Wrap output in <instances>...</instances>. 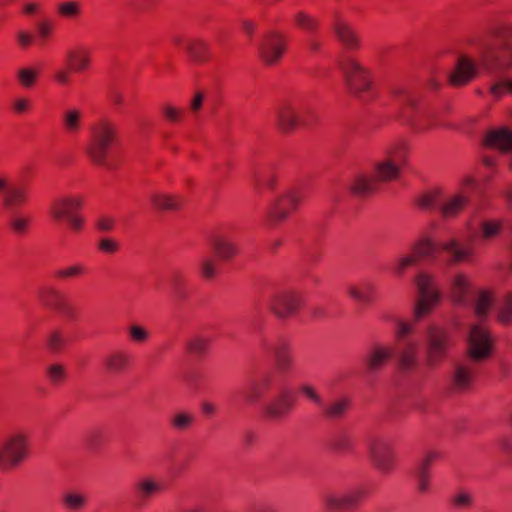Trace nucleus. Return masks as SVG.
I'll list each match as a JSON object with an SVG mask.
<instances>
[{
    "instance_id": "nucleus-53",
    "label": "nucleus",
    "mask_w": 512,
    "mask_h": 512,
    "mask_svg": "<svg viewBox=\"0 0 512 512\" xmlns=\"http://www.w3.org/2000/svg\"><path fill=\"white\" fill-rule=\"evenodd\" d=\"M46 375L53 385H59L66 378V370L61 364H51L46 368Z\"/></svg>"
},
{
    "instance_id": "nucleus-22",
    "label": "nucleus",
    "mask_w": 512,
    "mask_h": 512,
    "mask_svg": "<svg viewBox=\"0 0 512 512\" xmlns=\"http://www.w3.org/2000/svg\"><path fill=\"white\" fill-rule=\"evenodd\" d=\"M363 497V490L354 489L341 495L326 492L322 496V501L328 510L348 509L357 506Z\"/></svg>"
},
{
    "instance_id": "nucleus-61",
    "label": "nucleus",
    "mask_w": 512,
    "mask_h": 512,
    "mask_svg": "<svg viewBox=\"0 0 512 512\" xmlns=\"http://www.w3.org/2000/svg\"><path fill=\"white\" fill-rule=\"evenodd\" d=\"M84 271H85L84 266L77 264V265H73L68 268L61 269V270L57 271L56 276L58 278H71V277H76L78 275L83 274Z\"/></svg>"
},
{
    "instance_id": "nucleus-47",
    "label": "nucleus",
    "mask_w": 512,
    "mask_h": 512,
    "mask_svg": "<svg viewBox=\"0 0 512 512\" xmlns=\"http://www.w3.org/2000/svg\"><path fill=\"white\" fill-rule=\"evenodd\" d=\"M39 76V71L36 68L24 67L17 71V80L19 84L29 89L34 86Z\"/></svg>"
},
{
    "instance_id": "nucleus-42",
    "label": "nucleus",
    "mask_w": 512,
    "mask_h": 512,
    "mask_svg": "<svg viewBox=\"0 0 512 512\" xmlns=\"http://www.w3.org/2000/svg\"><path fill=\"white\" fill-rule=\"evenodd\" d=\"M187 52L194 62L202 64L210 57V46L202 39H193L187 44Z\"/></svg>"
},
{
    "instance_id": "nucleus-16",
    "label": "nucleus",
    "mask_w": 512,
    "mask_h": 512,
    "mask_svg": "<svg viewBox=\"0 0 512 512\" xmlns=\"http://www.w3.org/2000/svg\"><path fill=\"white\" fill-rule=\"evenodd\" d=\"M0 196L7 208L24 205L29 200L28 184L22 181H12L6 174L0 173Z\"/></svg>"
},
{
    "instance_id": "nucleus-32",
    "label": "nucleus",
    "mask_w": 512,
    "mask_h": 512,
    "mask_svg": "<svg viewBox=\"0 0 512 512\" xmlns=\"http://www.w3.org/2000/svg\"><path fill=\"white\" fill-rule=\"evenodd\" d=\"M473 378V368L469 364L459 363L451 374L452 387L459 392L466 391L472 385Z\"/></svg>"
},
{
    "instance_id": "nucleus-8",
    "label": "nucleus",
    "mask_w": 512,
    "mask_h": 512,
    "mask_svg": "<svg viewBox=\"0 0 512 512\" xmlns=\"http://www.w3.org/2000/svg\"><path fill=\"white\" fill-rule=\"evenodd\" d=\"M30 455V436L27 431L14 430L0 438V471L18 467Z\"/></svg>"
},
{
    "instance_id": "nucleus-54",
    "label": "nucleus",
    "mask_w": 512,
    "mask_h": 512,
    "mask_svg": "<svg viewBox=\"0 0 512 512\" xmlns=\"http://www.w3.org/2000/svg\"><path fill=\"white\" fill-rule=\"evenodd\" d=\"M416 257L414 255H402L397 258L392 266V271L397 276H402L404 272L414 265Z\"/></svg>"
},
{
    "instance_id": "nucleus-39",
    "label": "nucleus",
    "mask_w": 512,
    "mask_h": 512,
    "mask_svg": "<svg viewBox=\"0 0 512 512\" xmlns=\"http://www.w3.org/2000/svg\"><path fill=\"white\" fill-rule=\"evenodd\" d=\"M494 304V294L490 290H480L474 296L471 305L478 318H484Z\"/></svg>"
},
{
    "instance_id": "nucleus-1",
    "label": "nucleus",
    "mask_w": 512,
    "mask_h": 512,
    "mask_svg": "<svg viewBox=\"0 0 512 512\" xmlns=\"http://www.w3.org/2000/svg\"><path fill=\"white\" fill-rule=\"evenodd\" d=\"M511 40L512 24H503L476 44L480 64L491 78L489 93L495 100L512 94V78L508 77L512 68Z\"/></svg>"
},
{
    "instance_id": "nucleus-26",
    "label": "nucleus",
    "mask_w": 512,
    "mask_h": 512,
    "mask_svg": "<svg viewBox=\"0 0 512 512\" xmlns=\"http://www.w3.org/2000/svg\"><path fill=\"white\" fill-rule=\"evenodd\" d=\"M478 73V66L473 59L462 55L458 58L454 71L449 76V81L453 86H462L468 84Z\"/></svg>"
},
{
    "instance_id": "nucleus-52",
    "label": "nucleus",
    "mask_w": 512,
    "mask_h": 512,
    "mask_svg": "<svg viewBox=\"0 0 512 512\" xmlns=\"http://www.w3.org/2000/svg\"><path fill=\"white\" fill-rule=\"evenodd\" d=\"M414 477H415V483H416V488H417L418 492L421 494L427 493L430 489L429 470H427L425 467L420 468V467L416 466L415 471H414Z\"/></svg>"
},
{
    "instance_id": "nucleus-24",
    "label": "nucleus",
    "mask_w": 512,
    "mask_h": 512,
    "mask_svg": "<svg viewBox=\"0 0 512 512\" xmlns=\"http://www.w3.org/2000/svg\"><path fill=\"white\" fill-rule=\"evenodd\" d=\"M60 125L63 132L70 136H78L84 127V111L77 106H69L60 114Z\"/></svg>"
},
{
    "instance_id": "nucleus-23",
    "label": "nucleus",
    "mask_w": 512,
    "mask_h": 512,
    "mask_svg": "<svg viewBox=\"0 0 512 512\" xmlns=\"http://www.w3.org/2000/svg\"><path fill=\"white\" fill-rule=\"evenodd\" d=\"M487 148L495 149L501 153L511 155L510 167L512 169V130L507 127H498L487 132L484 138Z\"/></svg>"
},
{
    "instance_id": "nucleus-30",
    "label": "nucleus",
    "mask_w": 512,
    "mask_h": 512,
    "mask_svg": "<svg viewBox=\"0 0 512 512\" xmlns=\"http://www.w3.org/2000/svg\"><path fill=\"white\" fill-rule=\"evenodd\" d=\"M293 407V400L282 394L264 404L263 412L269 419L280 420L287 416Z\"/></svg>"
},
{
    "instance_id": "nucleus-40",
    "label": "nucleus",
    "mask_w": 512,
    "mask_h": 512,
    "mask_svg": "<svg viewBox=\"0 0 512 512\" xmlns=\"http://www.w3.org/2000/svg\"><path fill=\"white\" fill-rule=\"evenodd\" d=\"M161 490V484L152 477H144L135 485L136 496L143 503L148 501Z\"/></svg>"
},
{
    "instance_id": "nucleus-3",
    "label": "nucleus",
    "mask_w": 512,
    "mask_h": 512,
    "mask_svg": "<svg viewBox=\"0 0 512 512\" xmlns=\"http://www.w3.org/2000/svg\"><path fill=\"white\" fill-rule=\"evenodd\" d=\"M398 105L395 119L411 129L415 134L423 135L446 126L443 112L434 107L423 106L419 96L404 86L393 89Z\"/></svg>"
},
{
    "instance_id": "nucleus-25",
    "label": "nucleus",
    "mask_w": 512,
    "mask_h": 512,
    "mask_svg": "<svg viewBox=\"0 0 512 512\" xmlns=\"http://www.w3.org/2000/svg\"><path fill=\"white\" fill-rule=\"evenodd\" d=\"M299 305L300 298L292 291L277 293L270 303L272 311L279 318H286L293 315L297 311Z\"/></svg>"
},
{
    "instance_id": "nucleus-13",
    "label": "nucleus",
    "mask_w": 512,
    "mask_h": 512,
    "mask_svg": "<svg viewBox=\"0 0 512 512\" xmlns=\"http://www.w3.org/2000/svg\"><path fill=\"white\" fill-rule=\"evenodd\" d=\"M418 299L414 307V317L420 320L430 314L440 300V291L435 286L434 277L421 272L415 277Z\"/></svg>"
},
{
    "instance_id": "nucleus-50",
    "label": "nucleus",
    "mask_w": 512,
    "mask_h": 512,
    "mask_svg": "<svg viewBox=\"0 0 512 512\" xmlns=\"http://www.w3.org/2000/svg\"><path fill=\"white\" fill-rule=\"evenodd\" d=\"M498 319L502 323L512 322V293L504 295L498 304Z\"/></svg>"
},
{
    "instance_id": "nucleus-21",
    "label": "nucleus",
    "mask_w": 512,
    "mask_h": 512,
    "mask_svg": "<svg viewBox=\"0 0 512 512\" xmlns=\"http://www.w3.org/2000/svg\"><path fill=\"white\" fill-rule=\"evenodd\" d=\"M332 28L339 42L348 51H355L361 47L360 36L352 24L344 18L336 15Z\"/></svg>"
},
{
    "instance_id": "nucleus-64",
    "label": "nucleus",
    "mask_w": 512,
    "mask_h": 512,
    "mask_svg": "<svg viewBox=\"0 0 512 512\" xmlns=\"http://www.w3.org/2000/svg\"><path fill=\"white\" fill-rule=\"evenodd\" d=\"M34 36L27 31H19L16 34V40L21 48L29 47L33 42Z\"/></svg>"
},
{
    "instance_id": "nucleus-14",
    "label": "nucleus",
    "mask_w": 512,
    "mask_h": 512,
    "mask_svg": "<svg viewBox=\"0 0 512 512\" xmlns=\"http://www.w3.org/2000/svg\"><path fill=\"white\" fill-rule=\"evenodd\" d=\"M368 456L372 465L382 473H389L395 465L392 442L385 437L373 436L367 442Z\"/></svg>"
},
{
    "instance_id": "nucleus-33",
    "label": "nucleus",
    "mask_w": 512,
    "mask_h": 512,
    "mask_svg": "<svg viewBox=\"0 0 512 512\" xmlns=\"http://www.w3.org/2000/svg\"><path fill=\"white\" fill-rule=\"evenodd\" d=\"M346 291L355 302L368 305L374 300L375 286L370 281H361L347 286Z\"/></svg>"
},
{
    "instance_id": "nucleus-44",
    "label": "nucleus",
    "mask_w": 512,
    "mask_h": 512,
    "mask_svg": "<svg viewBox=\"0 0 512 512\" xmlns=\"http://www.w3.org/2000/svg\"><path fill=\"white\" fill-rule=\"evenodd\" d=\"M294 21L296 26L308 35H316L318 33L320 22L315 16L299 11L295 14Z\"/></svg>"
},
{
    "instance_id": "nucleus-56",
    "label": "nucleus",
    "mask_w": 512,
    "mask_h": 512,
    "mask_svg": "<svg viewBox=\"0 0 512 512\" xmlns=\"http://www.w3.org/2000/svg\"><path fill=\"white\" fill-rule=\"evenodd\" d=\"M54 25L48 20H41L36 24V34L40 44H44L53 34Z\"/></svg>"
},
{
    "instance_id": "nucleus-11",
    "label": "nucleus",
    "mask_w": 512,
    "mask_h": 512,
    "mask_svg": "<svg viewBox=\"0 0 512 512\" xmlns=\"http://www.w3.org/2000/svg\"><path fill=\"white\" fill-rule=\"evenodd\" d=\"M414 326L404 320H395V338L397 341L398 360L405 372L413 371L418 364L420 344L412 337Z\"/></svg>"
},
{
    "instance_id": "nucleus-29",
    "label": "nucleus",
    "mask_w": 512,
    "mask_h": 512,
    "mask_svg": "<svg viewBox=\"0 0 512 512\" xmlns=\"http://www.w3.org/2000/svg\"><path fill=\"white\" fill-rule=\"evenodd\" d=\"M392 348L383 344H373L367 352L366 365L370 373L378 372L392 357Z\"/></svg>"
},
{
    "instance_id": "nucleus-18",
    "label": "nucleus",
    "mask_w": 512,
    "mask_h": 512,
    "mask_svg": "<svg viewBox=\"0 0 512 512\" xmlns=\"http://www.w3.org/2000/svg\"><path fill=\"white\" fill-rule=\"evenodd\" d=\"M304 107L301 100H286L276 111L277 123L284 133H290L303 121Z\"/></svg>"
},
{
    "instance_id": "nucleus-2",
    "label": "nucleus",
    "mask_w": 512,
    "mask_h": 512,
    "mask_svg": "<svg viewBox=\"0 0 512 512\" xmlns=\"http://www.w3.org/2000/svg\"><path fill=\"white\" fill-rule=\"evenodd\" d=\"M478 189V182L472 174H465L459 186L453 191H445L435 186L419 194L414 204L425 211H433L444 221H457L468 215L472 204V194Z\"/></svg>"
},
{
    "instance_id": "nucleus-46",
    "label": "nucleus",
    "mask_w": 512,
    "mask_h": 512,
    "mask_svg": "<svg viewBox=\"0 0 512 512\" xmlns=\"http://www.w3.org/2000/svg\"><path fill=\"white\" fill-rule=\"evenodd\" d=\"M81 12L82 7L78 1L68 0L57 4V13L62 18H77Z\"/></svg>"
},
{
    "instance_id": "nucleus-35",
    "label": "nucleus",
    "mask_w": 512,
    "mask_h": 512,
    "mask_svg": "<svg viewBox=\"0 0 512 512\" xmlns=\"http://www.w3.org/2000/svg\"><path fill=\"white\" fill-rule=\"evenodd\" d=\"M130 363L128 353L117 350L106 356L104 360V367L109 374L118 375L124 373Z\"/></svg>"
},
{
    "instance_id": "nucleus-57",
    "label": "nucleus",
    "mask_w": 512,
    "mask_h": 512,
    "mask_svg": "<svg viewBox=\"0 0 512 512\" xmlns=\"http://www.w3.org/2000/svg\"><path fill=\"white\" fill-rule=\"evenodd\" d=\"M260 182L265 189L273 193L279 186L280 176L276 171H270L261 178Z\"/></svg>"
},
{
    "instance_id": "nucleus-28",
    "label": "nucleus",
    "mask_w": 512,
    "mask_h": 512,
    "mask_svg": "<svg viewBox=\"0 0 512 512\" xmlns=\"http://www.w3.org/2000/svg\"><path fill=\"white\" fill-rule=\"evenodd\" d=\"M209 244L220 260L230 261L238 253L234 240L227 234L214 233L209 238Z\"/></svg>"
},
{
    "instance_id": "nucleus-49",
    "label": "nucleus",
    "mask_w": 512,
    "mask_h": 512,
    "mask_svg": "<svg viewBox=\"0 0 512 512\" xmlns=\"http://www.w3.org/2000/svg\"><path fill=\"white\" fill-rule=\"evenodd\" d=\"M299 392L307 400H309L315 406H317L318 408L321 409V407L323 406L324 400L316 387H314L312 384H309V383H303L299 386Z\"/></svg>"
},
{
    "instance_id": "nucleus-58",
    "label": "nucleus",
    "mask_w": 512,
    "mask_h": 512,
    "mask_svg": "<svg viewBox=\"0 0 512 512\" xmlns=\"http://www.w3.org/2000/svg\"><path fill=\"white\" fill-rule=\"evenodd\" d=\"M162 113L164 118L171 123H177L183 117V111L180 108L170 104H165L162 106Z\"/></svg>"
},
{
    "instance_id": "nucleus-48",
    "label": "nucleus",
    "mask_w": 512,
    "mask_h": 512,
    "mask_svg": "<svg viewBox=\"0 0 512 512\" xmlns=\"http://www.w3.org/2000/svg\"><path fill=\"white\" fill-rule=\"evenodd\" d=\"M218 271V264L215 259L205 256L199 261V272L203 278L207 280L214 279Z\"/></svg>"
},
{
    "instance_id": "nucleus-4",
    "label": "nucleus",
    "mask_w": 512,
    "mask_h": 512,
    "mask_svg": "<svg viewBox=\"0 0 512 512\" xmlns=\"http://www.w3.org/2000/svg\"><path fill=\"white\" fill-rule=\"evenodd\" d=\"M409 146L406 140L398 139L387 145L383 157L373 165L372 174H358L350 184L353 194L365 196L377 190L379 182L398 178L400 168L408 158Z\"/></svg>"
},
{
    "instance_id": "nucleus-7",
    "label": "nucleus",
    "mask_w": 512,
    "mask_h": 512,
    "mask_svg": "<svg viewBox=\"0 0 512 512\" xmlns=\"http://www.w3.org/2000/svg\"><path fill=\"white\" fill-rule=\"evenodd\" d=\"M308 193L309 185L306 183H295L287 187L268 207V220L275 222L290 221L306 201Z\"/></svg>"
},
{
    "instance_id": "nucleus-10",
    "label": "nucleus",
    "mask_w": 512,
    "mask_h": 512,
    "mask_svg": "<svg viewBox=\"0 0 512 512\" xmlns=\"http://www.w3.org/2000/svg\"><path fill=\"white\" fill-rule=\"evenodd\" d=\"M414 249L418 255L430 258H436L440 251L445 252L451 263L469 261L472 256L470 244L458 239L435 242L429 238H423L415 245Z\"/></svg>"
},
{
    "instance_id": "nucleus-63",
    "label": "nucleus",
    "mask_w": 512,
    "mask_h": 512,
    "mask_svg": "<svg viewBox=\"0 0 512 512\" xmlns=\"http://www.w3.org/2000/svg\"><path fill=\"white\" fill-rule=\"evenodd\" d=\"M64 339L58 332H53L49 335L48 346L51 351L57 352L63 346Z\"/></svg>"
},
{
    "instance_id": "nucleus-37",
    "label": "nucleus",
    "mask_w": 512,
    "mask_h": 512,
    "mask_svg": "<svg viewBox=\"0 0 512 512\" xmlns=\"http://www.w3.org/2000/svg\"><path fill=\"white\" fill-rule=\"evenodd\" d=\"M351 400L348 397H336L328 403H323L321 407L322 414L330 419H338L343 417L349 410Z\"/></svg>"
},
{
    "instance_id": "nucleus-6",
    "label": "nucleus",
    "mask_w": 512,
    "mask_h": 512,
    "mask_svg": "<svg viewBox=\"0 0 512 512\" xmlns=\"http://www.w3.org/2000/svg\"><path fill=\"white\" fill-rule=\"evenodd\" d=\"M340 69L350 94L363 102L375 98L376 92L372 71L368 67L353 57H347L340 64Z\"/></svg>"
},
{
    "instance_id": "nucleus-34",
    "label": "nucleus",
    "mask_w": 512,
    "mask_h": 512,
    "mask_svg": "<svg viewBox=\"0 0 512 512\" xmlns=\"http://www.w3.org/2000/svg\"><path fill=\"white\" fill-rule=\"evenodd\" d=\"M322 220L327 222H349L351 221V212L346 209L339 201L337 196H333L330 203L321 212Z\"/></svg>"
},
{
    "instance_id": "nucleus-36",
    "label": "nucleus",
    "mask_w": 512,
    "mask_h": 512,
    "mask_svg": "<svg viewBox=\"0 0 512 512\" xmlns=\"http://www.w3.org/2000/svg\"><path fill=\"white\" fill-rule=\"evenodd\" d=\"M329 448L338 454H349L354 449V438L346 430L333 433L328 442Z\"/></svg>"
},
{
    "instance_id": "nucleus-12",
    "label": "nucleus",
    "mask_w": 512,
    "mask_h": 512,
    "mask_svg": "<svg viewBox=\"0 0 512 512\" xmlns=\"http://www.w3.org/2000/svg\"><path fill=\"white\" fill-rule=\"evenodd\" d=\"M465 343L467 355L473 362L486 360L492 354L493 337L483 323H472L468 326Z\"/></svg>"
},
{
    "instance_id": "nucleus-59",
    "label": "nucleus",
    "mask_w": 512,
    "mask_h": 512,
    "mask_svg": "<svg viewBox=\"0 0 512 512\" xmlns=\"http://www.w3.org/2000/svg\"><path fill=\"white\" fill-rule=\"evenodd\" d=\"M128 332L131 340L136 343H144L149 338V332L139 325H131Z\"/></svg>"
},
{
    "instance_id": "nucleus-41",
    "label": "nucleus",
    "mask_w": 512,
    "mask_h": 512,
    "mask_svg": "<svg viewBox=\"0 0 512 512\" xmlns=\"http://www.w3.org/2000/svg\"><path fill=\"white\" fill-rule=\"evenodd\" d=\"M67 59L74 72H84L91 66V51L88 48L81 47L77 50L69 51Z\"/></svg>"
},
{
    "instance_id": "nucleus-5",
    "label": "nucleus",
    "mask_w": 512,
    "mask_h": 512,
    "mask_svg": "<svg viewBox=\"0 0 512 512\" xmlns=\"http://www.w3.org/2000/svg\"><path fill=\"white\" fill-rule=\"evenodd\" d=\"M116 139V124L109 118H99L89 128L85 153L95 165L110 168L108 156Z\"/></svg>"
},
{
    "instance_id": "nucleus-43",
    "label": "nucleus",
    "mask_w": 512,
    "mask_h": 512,
    "mask_svg": "<svg viewBox=\"0 0 512 512\" xmlns=\"http://www.w3.org/2000/svg\"><path fill=\"white\" fill-rule=\"evenodd\" d=\"M210 339L203 334L191 335L185 343L188 353L194 356H203L209 349Z\"/></svg>"
},
{
    "instance_id": "nucleus-20",
    "label": "nucleus",
    "mask_w": 512,
    "mask_h": 512,
    "mask_svg": "<svg viewBox=\"0 0 512 512\" xmlns=\"http://www.w3.org/2000/svg\"><path fill=\"white\" fill-rule=\"evenodd\" d=\"M447 288L451 300L454 304L466 307L470 304V280L468 276L462 272L453 274L447 282Z\"/></svg>"
},
{
    "instance_id": "nucleus-9",
    "label": "nucleus",
    "mask_w": 512,
    "mask_h": 512,
    "mask_svg": "<svg viewBox=\"0 0 512 512\" xmlns=\"http://www.w3.org/2000/svg\"><path fill=\"white\" fill-rule=\"evenodd\" d=\"M50 217L66 224H84L88 221L85 196L82 194H63L54 197L49 206Z\"/></svg>"
},
{
    "instance_id": "nucleus-38",
    "label": "nucleus",
    "mask_w": 512,
    "mask_h": 512,
    "mask_svg": "<svg viewBox=\"0 0 512 512\" xmlns=\"http://www.w3.org/2000/svg\"><path fill=\"white\" fill-rule=\"evenodd\" d=\"M272 385V377L265 375L258 381L251 384L244 396L248 403L254 404L262 399L270 390Z\"/></svg>"
},
{
    "instance_id": "nucleus-60",
    "label": "nucleus",
    "mask_w": 512,
    "mask_h": 512,
    "mask_svg": "<svg viewBox=\"0 0 512 512\" xmlns=\"http://www.w3.org/2000/svg\"><path fill=\"white\" fill-rule=\"evenodd\" d=\"M452 503L456 508H468L473 503V496L465 491H461L453 496Z\"/></svg>"
},
{
    "instance_id": "nucleus-45",
    "label": "nucleus",
    "mask_w": 512,
    "mask_h": 512,
    "mask_svg": "<svg viewBox=\"0 0 512 512\" xmlns=\"http://www.w3.org/2000/svg\"><path fill=\"white\" fill-rule=\"evenodd\" d=\"M87 497L78 491H68L62 496V504L69 511H80L87 505Z\"/></svg>"
},
{
    "instance_id": "nucleus-31",
    "label": "nucleus",
    "mask_w": 512,
    "mask_h": 512,
    "mask_svg": "<svg viewBox=\"0 0 512 512\" xmlns=\"http://www.w3.org/2000/svg\"><path fill=\"white\" fill-rule=\"evenodd\" d=\"M498 171V157L489 154H482L480 166L476 171L477 177L474 176L478 182V188L480 186L488 185L498 174Z\"/></svg>"
},
{
    "instance_id": "nucleus-62",
    "label": "nucleus",
    "mask_w": 512,
    "mask_h": 512,
    "mask_svg": "<svg viewBox=\"0 0 512 512\" xmlns=\"http://www.w3.org/2000/svg\"><path fill=\"white\" fill-rule=\"evenodd\" d=\"M70 79V71L66 68H58L54 71L53 80L58 85H68L70 83Z\"/></svg>"
},
{
    "instance_id": "nucleus-51",
    "label": "nucleus",
    "mask_w": 512,
    "mask_h": 512,
    "mask_svg": "<svg viewBox=\"0 0 512 512\" xmlns=\"http://www.w3.org/2000/svg\"><path fill=\"white\" fill-rule=\"evenodd\" d=\"M194 422V416L185 411L178 412L173 415L170 420L171 426L179 431H184L189 429Z\"/></svg>"
},
{
    "instance_id": "nucleus-17",
    "label": "nucleus",
    "mask_w": 512,
    "mask_h": 512,
    "mask_svg": "<svg viewBox=\"0 0 512 512\" xmlns=\"http://www.w3.org/2000/svg\"><path fill=\"white\" fill-rule=\"evenodd\" d=\"M287 49V38L279 31H269L259 45L261 59L268 65L278 63Z\"/></svg>"
},
{
    "instance_id": "nucleus-19",
    "label": "nucleus",
    "mask_w": 512,
    "mask_h": 512,
    "mask_svg": "<svg viewBox=\"0 0 512 512\" xmlns=\"http://www.w3.org/2000/svg\"><path fill=\"white\" fill-rule=\"evenodd\" d=\"M263 345L273 355L277 371L282 375L290 374L295 362L290 344L279 339L275 342H264Z\"/></svg>"
},
{
    "instance_id": "nucleus-27",
    "label": "nucleus",
    "mask_w": 512,
    "mask_h": 512,
    "mask_svg": "<svg viewBox=\"0 0 512 512\" xmlns=\"http://www.w3.org/2000/svg\"><path fill=\"white\" fill-rule=\"evenodd\" d=\"M150 201L151 204L158 210L167 212H180L188 203V197L184 194L154 192L150 196Z\"/></svg>"
},
{
    "instance_id": "nucleus-15",
    "label": "nucleus",
    "mask_w": 512,
    "mask_h": 512,
    "mask_svg": "<svg viewBox=\"0 0 512 512\" xmlns=\"http://www.w3.org/2000/svg\"><path fill=\"white\" fill-rule=\"evenodd\" d=\"M450 343L446 330L439 327H429L425 336V356L429 367L440 364L444 359Z\"/></svg>"
},
{
    "instance_id": "nucleus-55",
    "label": "nucleus",
    "mask_w": 512,
    "mask_h": 512,
    "mask_svg": "<svg viewBox=\"0 0 512 512\" xmlns=\"http://www.w3.org/2000/svg\"><path fill=\"white\" fill-rule=\"evenodd\" d=\"M11 109L15 114H27L32 109V101L26 96H16L11 102Z\"/></svg>"
}]
</instances>
